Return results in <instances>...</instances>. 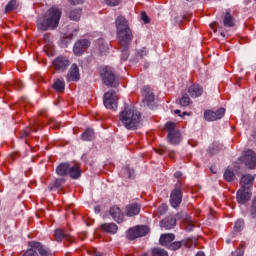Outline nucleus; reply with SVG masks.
<instances>
[{
    "mask_svg": "<svg viewBox=\"0 0 256 256\" xmlns=\"http://www.w3.org/2000/svg\"><path fill=\"white\" fill-rule=\"evenodd\" d=\"M63 12L57 7H52L44 16L37 19V27L40 31H49V29H57L61 15Z\"/></svg>",
    "mask_w": 256,
    "mask_h": 256,
    "instance_id": "1",
    "label": "nucleus"
},
{
    "mask_svg": "<svg viewBox=\"0 0 256 256\" xmlns=\"http://www.w3.org/2000/svg\"><path fill=\"white\" fill-rule=\"evenodd\" d=\"M119 119L126 129L135 131L141 123V112L135 107L125 106L120 112Z\"/></svg>",
    "mask_w": 256,
    "mask_h": 256,
    "instance_id": "2",
    "label": "nucleus"
},
{
    "mask_svg": "<svg viewBox=\"0 0 256 256\" xmlns=\"http://www.w3.org/2000/svg\"><path fill=\"white\" fill-rule=\"evenodd\" d=\"M116 33L119 47L127 49V47L131 46V42L133 41V31L131 30V28L121 30L120 32Z\"/></svg>",
    "mask_w": 256,
    "mask_h": 256,
    "instance_id": "3",
    "label": "nucleus"
},
{
    "mask_svg": "<svg viewBox=\"0 0 256 256\" xmlns=\"http://www.w3.org/2000/svg\"><path fill=\"white\" fill-rule=\"evenodd\" d=\"M183 201V191L181 189V182H177L170 194V205L177 209Z\"/></svg>",
    "mask_w": 256,
    "mask_h": 256,
    "instance_id": "4",
    "label": "nucleus"
},
{
    "mask_svg": "<svg viewBox=\"0 0 256 256\" xmlns=\"http://www.w3.org/2000/svg\"><path fill=\"white\" fill-rule=\"evenodd\" d=\"M177 124L173 122L166 123V129L168 131V141L172 145H179L181 142V133L177 130Z\"/></svg>",
    "mask_w": 256,
    "mask_h": 256,
    "instance_id": "5",
    "label": "nucleus"
},
{
    "mask_svg": "<svg viewBox=\"0 0 256 256\" xmlns=\"http://www.w3.org/2000/svg\"><path fill=\"white\" fill-rule=\"evenodd\" d=\"M149 233V227L147 226H136L130 228L127 231L126 237L129 241H135V239H139V237H145Z\"/></svg>",
    "mask_w": 256,
    "mask_h": 256,
    "instance_id": "6",
    "label": "nucleus"
},
{
    "mask_svg": "<svg viewBox=\"0 0 256 256\" xmlns=\"http://www.w3.org/2000/svg\"><path fill=\"white\" fill-rule=\"evenodd\" d=\"M101 77L103 80L104 85L107 87H117L119 83H117V78L115 77V73L109 67H105L103 69V73H101Z\"/></svg>",
    "mask_w": 256,
    "mask_h": 256,
    "instance_id": "7",
    "label": "nucleus"
},
{
    "mask_svg": "<svg viewBox=\"0 0 256 256\" xmlns=\"http://www.w3.org/2000/svg\"><path fill=\"white\" fill-rule=\"evenodd\" d=\"M103 101L106 109H112V111H115V109H117V94L114 90L106 92L104 94Z\"/></svg>",
    "mask_w": 256,
    "mask_h": 256,
    "instance_id": "8",
    "label": "nucleus"
},
{
    "mask_svg": "<svg viewBox=\"0 0 256 256\" xmlns=\"http://www.w3.org/2000/svg\"><path fill=\"white\" fill-rule=\"evenodd\" d=\"M242 161L248 169H255L256 167V153L255 151L248 149L244 152Z\"/></svg>",
    "mask_w": 256,
    "mask_h": 256,
    "instance_id": "9",
    "label": "nucleus"
},
{
    "mask_svg": "<svg viewBox=\"0 0 256 256\" xmlns=\"http://www.w3.org/2000/svg\"><path fill=\"white\" fill-rule=\"evenodd\" d=\"M52 63L56 71H61L62 73L67 71V68L71 65L69 58L61 55L54 59Z\"/></svg>",
    "mask_w": 256,
    "mask_h": 256,
    "instance_id": "10",
    "label": "nucleus"
},
{
    "mask_svg": "<svg viewBox=\"0 0 256 256\" xmlns=\"http://www.w3.org/2000/svg\"><path fill=\"white\" fill-rule=\"evenodd\" d=\"M225 117V108H220L216 111L207 110L204 112V119L206 121H217L218 119H223Z\"/></svg>",
    "mask_w": 256,
    "mask_h": 256,
    "instance_id": "11",
    "label": "nucleus"
},
{
    "mask_svg": "<svg viewBox=\"0 0 256 256\" xmlns=\"http://www.w3.org/2000/svg\"><path fill=\"white\" fill-rule=\"evenodd\" d=\"M79 79H81V74L79 73V66H77V64H72L66 75V81L68 83H71V81L77 83Z\"/></svg>",
    "mask_w": 256,
    "mask_h": 256,
    "instance_id": "12",
    "label": "nucleus"
},
{
    "mask_svg": "<svg viewBox=\"0 0 256 256\" xmlns=\"http://www.w3.org/2000/svg\"><path fill=\"white\" fill-rule=\"evenodd\" d=\"M141 91L143 103H145L148 107L151 106V104L155 101V94L153 93V90H151V87L149 86H144Z\"/></svg>",
    "mask_w": 256,
    "mask_h": 256,
    "instance_id": "13",
    "label": "nucleus"
},
{
    "mask_svg": "<svg viewBox=\"0 0 256 256\" xmlns=\"http://www.w3.org/2000/svg\"><path fill=\"white\" fill-rule=\"evenodd\" d=\"M89 45H91V42H89V40L87 39L78 40L74 44V48H73L74 54L77 55L78 57H81V55L89 47Z\"/></svg>",
    "mask_w": 256,
    "mask_h": 256,
    "instance_id": "14",
    "label": "nucleus"
},
{
    "mask_svg": "<svg viewBox=\"0 0 256 256\" xmlns=\"http://www.w3.org/2000/svg\"><path fill=\"white\" fill-rule=\"evenodd\" d=\"M251 192L249 191V189L246 188H240L237 192V201L238 203H240V205H245V203H247V201H249V199H251Z\"/></svg>",
    "mask_w": 256,
    "mask_h": 256,
    "instance_id": "15",
    "label": "nucleus"
},
{
    "mask_svg": "<svg viewBox=\"0 0 256 256\" xmlns=\"http://www.w3.org/2000/svg\"><path fill=\"white\" fill-rule=\"evenodd\" d=\"M177 225V219L174 216H168L160 221V227L166 229V231L173 229Z\"/></svg>",
    "mask_w": 256,
    "mask_h": 256,
    "instance_id": "16",
    "label": "nucleus"
},
{
    "mask_svg": "<svg viewBox=\"0 0 256 256\" xmlns=\"http://www.w3.org/2000/svg\"><path fill=\"white\" fill-rule=\"evenodd\" d=\"M115 25H116V33L130 29L129 21H127L126 18L123 16H119L118 18H116Z\"/></svg>",
    "mask_w": 256,
    "mask_h": 256,
    "instance_id": "17",
    "label": "nucleus"
},
{
    "mask_svg": "<svg viewBox=\"0 0 256 256\" xmlns=\"http://www.w3.org/2000/svg\"><path fill=\"white\" fill-rule=\"evenodd\" d=\"M253 181H255V177L251 176V174L243 175L240 179L241 189H251Z\"/></svg>",
    "mask_w": 256,
    "mask_h": 256,
    "instance_id": "18",
    "label": "nucleus"
},
{
    "mask_svg": "<svg viewBox=\"0 0 256 256\" xmlns=\"http://www.w3.org/2000/svg\"><path fill=\"white\" fill-rule=\"evenodd\" d=\"M109 213L112 219L116 221V223H123V212L119 206H112L109 210Z\"/></svg>",
    "mask_w": 256,
    "mask_h": 256,
    "instance_id": "19",
    "label": "nucleus"
},
{
    "mask_svg": "<svg viewBox=\"0 0 256 256\" xmlns=\"http://www.w3.org/2000/svg\"><path fill=\"white\" fill-rule=\"evenodd\" d=\"M173 241H175V234H162L159 239V244L162 245V247H166V249H168L169 245H171Z\"/></svg>",
    "mask_w": 256,
    "mask_h": 256,
    "instance_id": "20",
    "label": "nucleus"
},
{
    "mask_svg": "<svg viewBox=\"0 0 256 256\" xmlns=\"http://www.w3.org/2000/svg\"><path fill=\"white\" fill-rule=\"evenodd\" d=\"M188 93L192 99H197V97L203 95V87L199 84H193L188 88Z\"/></svg>",
    "mask_w": 256,
    "mask_h": 256,
    "instance_id": "21",
    "label": "nucleus"
},
{
    "mask_svg": "<svg viewBox=\"0 0 256 256\" xmlns=\"http://www.w3.org/2000/svg\"><path fill=\"white\" fill-rule=\"evenodd\" d=\"M126 213L128 217H135V215H139L141 213V206L137 203H132L126 206Z\"/></svg>",
    "mask_w": 256,
    "mask_h": 256,
    "instance_id": "22",
    "label": "nucleus"
},
{
    "mask_svg": "<svg viewBox=\"0 0 256 256\" xmlns=\"http://www.w3.org/2000/svg\"><path fill=\"white\" fill-rule=\"evenodd\" d=\"M97 49L100 55H107L109 53V44L103 38L97 40Z\"/></svg>",
    "mask_w": 256,
    "mask_h": 256,
    "instance_id": "23",
    "label": "nucleus"
},
{
    "mask_svg": "<svg viewBox=\"0 0 256 256\" xmlns=\"http://www.w3.org/2000/svg\"><path fill=\"white\" fill-rule=\"evenodd\" d=\"M71 168V165L69 163L64 162L57 166L56 173L59 175V177H66V175H69V169Z\"/></svg>",
    "mask_w": 256,
    "mask_h": 256,
    "instance_id": "24",
    "label": "nucleus"
},
{
    "mask_svg": "<svg viewBox=\"0 0 256 256\" xmlns=\"http://www.w3.org/2000/svg\"><path fill=\"white\" fill-rule=\"evenodd\" d=\"M101 229L106 233L115 235V233H117V231L119 230V227L115 223H104L101 225Z\"/></svg>",
    "mask_w": 256,
    "mask_h": 256,
    "instance_id": "25",
    "label": "nucleus"
},
{
    "mask_svg": "<svg viewBox=\"0 0 256 256\" xmlns=\"http://www.w3.org/2000/svg\"><path fill=\"white\" fill-rule=\"evenodd\" d=\"M223 25L224 27H229V28L235 27V17L231 15V12H226L224 14Z\"/></svg>",
    "mask_w": 256,
    "mask_h": 256,
    "instance_id": "26",
    "label": "nucleus"
},
{
    "mask_svg": "<svg viewBox=\"0 0 256 256\" xmlns=\"http://www.w3.org/2000/svg\"><path fill=\"white\" fill-rule=\"evenodd\" d=\"M54 237L56 241H63V239H69L71 234L65 232V230L58 228L55 230Z\"/></svg>",
    "mask_w": 256,
    "mask_h": 256,
    "instance_id": "27",
    "label": "nucleus"
},
{
    "mask_svg": "<svg viewBox=\"0 0 256 256\" xmlns=\"http://www.w3.org/2000/svg\"><path fill=\"white\" fill-rule=\"evenodd\" d=\"M82 141H93L95 139V131L91 128H87L81 135Z\"/></svg>",
    "mask_w": 256,
    "mask_h": 256,
    "instance_id": "28",
    "label": "nucleus"
},
{
    "mask_svg": "<svg viewBox=\"0 0 256 256\" xmlns=\"http://www.w3.org/2000/svg\"><path fill=\"white\" fill-rule=\"evenodd\" d=\"M68 175L72 179H79V177H81V168H79V166H70V169L68 170Z\"/></svg>",
    "mask_w": 256,
    "mask_h": 256,
    "instance_id": "29",
    "label": "nucleus"
},
{
    "mask_svg": "<svg viewBox=\"0 0 256 256\" xmlns=\"http://www.w3.org/2000/svg\"><path fill=\"white\" fill-rule=\"evenodd\" d=\"M178 103L181 107H189V105H191V98H189V94H182V96L178 100Z\"/></svg>",
    "mask_w": 256,
    "mask_h": 256,
    "instance_id": "30",
    "label": "nucleus"
},
{
    "mask_svg": "<svg viewBox=\"0 0 256 256\" xmlns=\"http://www.w3.org/2000/svg\"><path fill=\"white\" fill-rule=\"evenodd\" d=\"M224 179L228 183H231L232 181H235V172L233 171V168H227L225 170Z\"/></svg>",
    "mask_w": 256,
    "mask_h": 256,
    "instance_id": "31",
    "label": "nucleus"
},
{
    "mask_svg": "<svg viewBox=\"0 0 256 256\" xmlns=\"http://www.w3.org/2000/svg\"><path fill=\"white\" fill-rule=\"evenodd\" d=\"M82 13L83 11L81 9H74L70 12L69 18L71 19V21H79V19H81Z\"/></svg>",
    "mask_w": 256,
    "mask_h": 256,
    "instance_id": "32",
    "label": "nucleus"
},
{
    "mask_svg": "<svg viewBox=\"0 0 256 256\" xmlns=\"http://www.w3.org/2000/svg\"><path fill=\"white\" fill-rule=\"evenodd\" d=\"M53 88L58 93H63L65 91V81L57 79L53 84Z\"/></svg>",
    "mask_w": 256,
    "mask_h": 256,
    "instance_id": "33",
    "label": "nucleus"
},
{
    "mask_svg": "<svg viewBox=\"0 0 256 256\" xmlns=\"http://www.w3.org/2000/svg\"><path fill=\"white\" fill-rule=\"evenodd\" d=\"M63 183H65V178H57L53 183L49 184V190L53 191V189H59Z\"/></svg>",
    "mask_w": 256,
    "mask_h": 256,
    "instance_id": "34",
    "label": "nucleus"
},
{
    "mask_svg": "<svg viewBox=\"0 0 256 256\" xmlns=\"http://www.w3.org/2000/svg\"><path fill=\"white\" fill-rule=\"evenodd\" d=\"M151 256H169V253L163 248L155 247L151 250Z\"/></svg>",
    "mask_w": 256,
    "mask_h": 256,
    "instance_id": "35",
    "label": "nucleus"
},
{
    "mask_svg": "<svg viewBox=\"0 0 256 256\" xmlns=\"http://www.w3.org/2000/svg\"><path fill=\"white\" fill-rule=\"evenodd\" d=\"M144 57H147V48L144 47L142 49L136 50V54H135L136 61H139Z\"/></svg>",
    "mask_w": 256,
    "mask_h": 256,
    "instance_id": "36",
    "label": "nucleus"
},
{
    "mask_svg": "<svg viewBox=\"0 0 256 256\" xmlns=\"http://www.w3.org/2000/svg\"><path fill=\"white\" fill-rule=\"evenodd\" d=\"M17 9V0H11L5 7L6 13H11V11H15Z\"/></svg>",
    "mask_w": 256,
    "mask_h": 256,
    "instance_id": "37",
    "label": "nucleus"
},
{
    "mask_svg": "<svg viewBox=\"0 0 256 256\" xmlns=\"http://www.w3.org/2000/svg\"><path fill=\"white\" fill-rule=\"evenodd\" d=\"M33 131L37 133V129H35V127H26L21 133V138L25 139L26 137H29Z\"/></svg>",
    "mask_w": 256,
    "mask_h": 256,
    "instance_id": "38",
    "label": "nucleus"
},
{
    "mask_svg": "<svg viewBox=\"0 0 256 256\" xmlns=\"http://www.w3.org/2000/svg\"><path fill=\"white\" fill-rule=\"evenodd\" d=\"M119 49L121 51V61H127L129 59V47L124 48L123 46H119Z\"/></svg>",
    "mask_w": 256,
    "mask_h": 256,
    "instance_id": "39",
    "label": "nucleus"
},
{
    "mask_svg": "<svg viewBox=\"0 0 256 256\" xmlns=\"http://www.w3.org/2000/svg\"><path fill=\"white\" fill-rule=\"evenodd\" d=\"M245 227V222L241 219L237 220L234 225V231L236 233H240V231H243V228Z\"/></svg>",
    "mask_w": 256,
    "mask_h": 256,
    "instance_id": "40",
    "label": "nucleus"
},
{
    "mask_svg": "<svg viewBox=\"0 0 256 256\" xmlns=\"http://www.w3.org/2000/svg\"><path fill=\"white\" fill-rule=\"evenodd\" d=\"M167 209L168 207L166 206V204H161L156 211V215L158 217H161V215H165L167 213Z\"/></svg>",
    "mask_w": 256,
    "mask_h": 256,
    "instance_id": "41",
    "label": "nucleus"
},
{
    "mask_svg": "<svg viewBox=\"0 0 256 256\" xmlns=\"http://www.w3.org/2000/svg\"><path fill=\"white\" fill-rule=\"evenodd\" d=\"M181 245V241L171 242L168 249H170V251H177L178 249H181Z\"/></svg>",
    "mask_w": 256,
    "mask_h": 256,
    "instance_id": "42",
    "label": "nucleus"
},
{
    "mask_svg": "<svg viewBox=\"0 0 256 256\" xmlns=\"http://www.w3.org/2000/svg\"><path fill=\"white\" fill-rule=\"evenodd\" d=\"M250 215L252 219H256V197L252 200Z\"/></svg>",
    "mask_w": 256,
    "mask_h": 256,
    "instance_id": "43",
    "label": "nucleus"
},
{
    "mask_svg": "<svg viewBox=\"0 0 256 256\" xmlns=\"http://www.w3.org/2000/svg\"><path fill=\"white\" fill-rule=\"evenodd\" d=\"M106 5H109L110 7H117L119 3H121V0H104Z\"/></svg>",
    "mask_w": 256,
    "mask_h": 256,
    "instance_id": "44",
    "label": "nucleus"
},
{
    "mask_svg": "<svg viewBox=\"0 0 256 256\" xmlns=\"http://www.w3.org/2000/svg\"><path fill=\"white\" fill-rule=\"evenodd\" d=\"M142 21H144V23L147 25L150 23V19H149V16H147V13L145 12H142Z\"/></svg>",
    "mask_w": 256,
    "mask_h": 256,
    "instance_id": "45",
    "label": "nucleus"
},
{
    "mask_svg": "<svg viewBox=\"0 0 256 256\" xmlns=\"http://www.w3.org/2000/svg\"><path fill=\"white\" fill-rule=\"evenodd\" d=\"M14 87H15V89H21V87H23V81H21V80H16V81L14 82Z\"/></svg>",
    "mask_w": 256,
    "mask_h": 256,
    "instance_id": "46",
    "label": "nucleus"
},
{
    "mask_svg": "<svg viewBox=\"0 0 256 256\" xmlns=\"http://www.w3.org/2000/svg\"><path fill=\"white\" fill-rule=\"evenodd\" d=\"M71 5H81V3H85V0H69Z\"/></svg>",
    "mask_w": 256,
    "mask_h": 256,
    "instance_id": "47",
    "label": "nucleus"
},
{
    "mask_svg": "<svg viewBox=\"0 0 256 256\" xmlns=\"http://www.w3.org/2000/svg\"><path fill=\"white\" fill-rule=\"evenodd\" d=\"M124 171L127 173L129 179H131V175H132V173H133V170L131 171V169H129V167H126V168L124 169Z\"/></svg>",
    "mask_w": 256,
    "mask_h": 256,
    "instance_id": "48",
    "label": "nucleus"
},
{
    "mask_svg": "<svg viewBox=\"0 0 256 256\" xmlns=\"http://www.w3.org/2000/svg\"><path fill=\"white\" fill-rule=\"evenodd\" d=\"M174 177L176 179H181V177H183V173H181L180 171H177L176 173H174Z\"/></svg>",
    "mask_w": 256,
    "mask_h": 256,
    "instance_id": "49",
    "label": "nucleus"
},
{
    "mask_svg": "<svg viewBox=\"0 0 256 256\" xmlns=\"http://www.w3.org/2000/svg\"><path fill=\"white\" fill-rule=\"evenodd\" d=\"M174 113L175 115H179V117H181V110H175Z\"/></svg>",
    "mask_w": 256,
    "mask_h": 256,
    "instance_id": "50",
    "label": "nucleus"
},
{
    "mask_svg": "<svg viewBox=\"0 0 256 256\" xmlns=\"http://www.w3.org/2000/svg\"><path fill=\"white\" fill-rule=\"evenodd\" d=\"M196 256H205V253H204V252L199 251V252L196 254Z\"/></svg>",
    "mask_w": 256,
    "mask_h": 256,
    "instance_id": "51",
    "label": "nucleus"
},
{
    "mask_svg": "<svg viewBox=\"0 0 256 256\" xmlns=\"http://www.w3.org/2000/svg\"><path fill=\"white\" fill-rule=\"evenodd\" d=\"M174 156H175V152H170V153H169V157H170L171 159H173Z\"/></svg>",
    "mask_w": 256,
    "mask_h": 256,
    "instance_id": "52",
    "label": "nucleus"
},
{
    "mask_svg": "<svg viewBox=\"0 0 256 256\" xmlns=\"http://www.w3.org/2000/svg\"><path fill=\"white\" fill-rule=\"evenodd\" d=\"M211 173H213L214 175L217 173V170H213V168H210Z\"/></svg>",
    "mask_w": 256,
    "mask_h": 256,
    "instance_id": "53",
    "label": "nucleus"
},
{
    "mask_svg": "<svg viewBox=\"0 0 256 256\" xmlns=\"http://www.w3.org/2000/svg\"><path fill=\"white\" fill-rule=\"evenodd\" d=\"M95 211H96V213H99V211H100L99 206H96V207H95Z\"/></svg>",
    "mask_w": 256,
    "mask_h": 256,
    "instance_id": "54",
    "label": "nucleus"
},
{
    "mask_svg": "<svg viewBox=\"0 0 256 256\" xmlns=\"http://www.w3.org/2000/svg\"><path fill=\"white\" fill-rule=\"evenodd\" d=\"M222 37H225V34L221 33Z\"/></svg>",
    "mask_w": 256,
    "mask_h": 256,
    "instance_id": "55",
    "label": "nucleus"
},
{
    "mask_svg": "<svg viewBox=\"0 0 256 256\" xmlns=\"http://www.w3.org/2000/svg\"><path fill=\"white\" fill-rule=\"evenodd\" d=\"M183 115H187V112H184Z\"/></svg>",
    "mask_w": 256,
    "mask_h": 256,
    "instance_id": "56",
    "label": "nucleus"
},
{
    "mask_svg": "<svg viewBox=\"0 0 256 256\" xmlns=\"http://www.w3.org/2000/svg\"><path fill=\"white\" fill-rule=\"evenodd\" d=\"M231 255H234V252H232Z\"/></svg>",
    "mask_w": 256,
    "mask_h": 256,
    "instance_id": "57",
    "label": "nucleus"
},
{
    "mask_svg": "<svg viewBox=\"0 0 256 256\" xmlns=\"http://www.w3.org/2000/svg\"><path fill=\"white\" fill-rule=\"evenodd\" d=\"M186 1H193V0H186Z\"/></svg>",
    "mask_w": 256,
    "mask_h": 256,
    "instance_id": "58",
    "label": "nucleus"
}]
</instances>
